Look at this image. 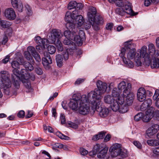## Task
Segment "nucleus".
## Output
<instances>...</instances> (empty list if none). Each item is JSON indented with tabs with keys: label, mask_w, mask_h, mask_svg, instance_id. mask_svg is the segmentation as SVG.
I'll return each instance as SVG.
<instances>
[{
	"label": "nucleus",
	"mask_w": 159,
	"mask_h": 159,
	"mask_svg": "<svg viewBox=\"0 0 159 159\" xmlns=\"http://www.w3.org/2000/svg\"><path fill=\"white\" fill-rule=\"evenodd\" d=\"M96 85L98 89H95L93 91H91L88 94L89 99L92 102H94L95 100H100L102 98L103 94L110 90V86L108 87L106 83L101 80H98L97 81Z\"/></svg>",
	"instance_id": "nucleus-1"
},
{
	"label": "nucleus",
	"mask_w": 159,
	"mask_h": 159,
	"mask_svg": "<svg viewBox=\"0 0 159 159\" xmlns=\"http://www.w3.org/2000/svg\"><path fill=\"white\" fill-rule=\"evenodd\" d=\"M118 90L121 91L124 89L123 92V97L125 98L127 104L130 105L132 103L134 98V94L130 92L131 84L129 83L126 85L125 82L122 81L118 85Z\"/></svg>",
	"instance_id": "nucleus-2"
},
{
	"label": "nucleus",
	"mask_w": 159,
	"mask_h": 159,
	"mask_svg": "<svg viewBox=\"0 0 159 159\" xmlns=\"http://www.w3.org/2000/svg\"><path fill=\"white\" fill-rule=\"evenodd\" d=\"M142 57L144 60L146 65L149 66L150 63L151 57L150 55L147 52V48L146 46H143L140 49L138 50L135 58L136 65L138 66H141L142 63L141 58Z\"/></svg>",
	"instance_id": "nucleus-3"
},
{
	"label": "nucleus",
	"mask_w": 159,
	"mask_h": 159,
	"mask_svg": "<svg viewBox=\"0 0 159 159\" xmlns=\"http://www.w3.org/2000/svg\"><path fill=\"white\" fill-rule=\"evenodd\" d=\"M92 106H93V104L89 99L88 96L87 98L86 95H83L81 97V102L80 103L79 112L80 114L83 115H87L90 112L93 114Z\"/></svg>",
	"instance_id": "nucleus-4"
},
{
	"label": "nucleus",
	"mask_w": 159,
	"mask_h": 159,
	"mask_svg": "<svg viewBox=\"0 0 159 159\" xmlns=\"http://www.w3.org/2000/svg\"><path fill=\"white\" fill-rule=\"evenodd\" d=\"M0 84H2L5 93L9 95L10 93V88L11 86L12 82L10 79V75L7 72L2 71L0 72Z\"/></svg>",
	"instance_id": "nucleus-5"
},
{
	"label": "nucleus",
	"mask_w": 159,
	"mask_h": 159,
	"mask_svg": "<svg viewBox=\"0 0 159 159\" xmlns=\"http://www.w3.org/2000/svg\"><path fill=\"white\" fill-rule=\"evenodd\" d=\"M109 151L112 157H116L120 156L124 158L127 156V150L122 149V145L120 144L116 143L113 144L110 147Z\"/></svg>",
	"instance_id": "nucleus-6"
},
{
	"label": "nucleus",
	"mask_w": 159,
	"mask_h": 159,
	"mask_svg": "<svg viewBox=\"0 0 159 159\" xmlns=\"http://www.w3.org/2000/svg\"><path fill=\"white\" fill-rule=\"evenodd\" d=\"M97 100H95L94 102L90 101L93 104V106L92 107V110H93L92 114H93L95 111L96 110L98 112H99V115L101 117H106L109 113L108 108L101 107L100 103L99 102V100H98V102H96Z\"/></svg>",
	"instance_id": "nucleus-7"
},
{
	"label": "nucleus",
	"mask_w": 159,
	"mask_h": 159,
	"mask_svg": "<svg viewBox=\"0 0 159 159\" xmlns=\"http://www.w3.org/2000/svg\"><path fill=\"white\" fill-rule=\"evenodd\" d=\"M124 9L122 8L117 7L115 10L116 14L121 16H125L126 14L130 15H134V12L132 9V4L129 2H127L125 5Z\"/></svg>",
	"instance_id": "nucleus-8"
},
{
	"label": "nucleus",
	"mask_w": 159,
	"mask_h": 159,
	"mask_svg": "<svg viewBox=\"0 0 159 159\" xmlns=\"http://www.w3.org/2000/svg\"><path fill=\"white\" fill-rule=\"evenodd\" d=\"M126 52V56L127 59L123 56L122 58V60L125 63V66L129 68H132L134 66L133 63L129 59H132L136 57L137 52L136 50H130L125 52Z\"/></svg>",
	"instance_id": "nucleus-9"
},
{
	"label": "nucleus",
	"mask_w": 159,
	"mask_h": 159,
	"mask_svg": "<svg viewBox=\"0 0 159 159\" xmlns=\"http://www.w3.org/2000/svg\"><path fill=\"white\" fill-rule=\"evenodd\" d=\"M19 61L21 64L23 65L25 69H21L20 74L22 75L25 76L26 75L27 71H31L34 70V67L29 62L24 61L22 57H20Z\"/></svg>",
	"instance_id": "nucleus-10"
},
{
	"label": "nucleus",
	"mask_w": 159,
	"mask_h": 159,
	"mask_svg": "<svg viewBox=\"0 0 159 159\" xmlns=\"http://www.w3.org/2000/svg\"><path fill=\"white\" fill-rule=\"evenodd\" d=\"M35 42L38 44L36 46L37 50L40 53H42L45 48V46L47 45V39H42L39 36H37L34 38Z\"/></svg>",
	"instance_id": "nucleus-11"
},
{
	"label": "nucleus",
	"mask_w": 159,
	"mask_h": 159,
	"mask_svg": "<svg viewBox=\"0 0 159 159\" xmlns=\"http://www.w3.org/2000/svg\"><path fill=\"white\" fill-rule=\"evenodd\" d=\"M63 36L62 33L60 30L53 29L51 32V35L49 36L48 39L51 43H54L57 40Z\"/></svg>",
	"instance_id": "nucleus-12"
},
{
	"label": "nucleus",
	"mask_w": 159,
	"mask_h": 159,
	"mask_svg": "<svg viewBox=\"0 0 159 159\" xmlns=\"http://www.w3.org/2000/svg\"><path fill=\"white\" fill-rule=\"evenodd\" d=\"M13 74L11 75L12 81L14 86L18 89L19 87V77L21 75L19 71L17 69H14L12 71Z\"/></svg>",
	"instance_id": "nucleus-13"
},
{
	"label": "nucleus",
	"mask_w": 159,
	"mask_h": 159,
	"mask_svg": "<svg viewBox=\"0 0 159 159\" xmlns=\"http://www.w3.org/2000/svg\"><path fill=\"white\" fill-rule=\"evenodd\" d=\"M104 20L101 16L97 14L95 17L93 18L92 24V27L95 30H98L99 29V25L103 24Z\"/></svg>",
	"instance_id": "nucleus-14"
},
{
	"label": "nucleus",
	"mask_w": 159,
	"mask_h": 159,
	"mask_svg": "<svg viewBox=\"0 0 159 159\" xmlns=\"http://www.w3.org/2000/svg\"><path fill=\"white\" fill-rule=\"evenodd\" d=\"M134 45L131 42V41H129L125 43V47L122 48L121 50V52L119 54L120 57H123L125 55V52L132 50H136L134 48Z\"/></svg>",
	"instance_id": "nucleus-15"
},
{
	"label": "nucleus",
	"mask_w": 159,
	"mask_h": 159,
	"mask_svg": "<svg viewBox=\"0 0 159 159\" xmlns=\"http://www.w3.org/2000/svg\"><path fill=\"white\" fill-rule=\"evenodd\" d=\"M81 97L76 96L72 99H71L69 103V106L72 110L74 111L77 110L78 108V104L81 102Z\"/></svg>",
	"instance_id": "nucleus-16"
},
{
	"label": "nucleus",
	"mask_w": 159,
	"mask_h": 159,
	"mask_svg": "<svg viewBox=\"0 0 159 159\" xmlns=\"http://www.w3.org/2000/svg\"><path fill=\"white\" fill-rule=\"evenodd\" d=\"M125 98L123 97L118 98V102L120 105L119 111L120 113H123L127 112L128 111V106H130L127 104L126 102V104L124 103ZM131 104H132L131 105Z\"/></svg>",
	"instance_id": "nucleus-17"
},
{
	"label": "nucleus",
	"mask_w": 159,
	"mask_h": 159,
	"mask_svg": "<svg viewBox=\"0 0 159 159\" xmlns=\"http://www.w3.org/2000/svg\"><path fill=\"white\" fill-rule=\"evenodd\" d=\"M159 130V125L153 124L146 131V133L149 137H151L156 134Z\"/></svg>",
	"instance_id": "nucleus-18"
},
{
	"label": "nucleus",
	"mask_w": 159,
	"mask_h": 159,
	"mask_svg": "<svg viewBox=\"0 0 159 159\" xmlns=\"http://www.w3.org/2000/svg\"><path fill=\"white\" fill-rule=\"evenodd\" d=\"M75 32V34L74 38V41H75L79 45L82 44L83 39L85 38V34L84 31L82 30H80L79 32V35L77 34V32Z\"/></svg>",
	"instance_id": "nucleus-19"
},
{
	"label": "nucleus",
	"mask_w": 159,
	"mask_h": 159,
	"mask_svg": "<svg viewBox=\"0 0 159 159\" xmlns=\"http://www.w3.org/2000/svg\"><path fill=\"white\" fill-rule=\"evenodd\" d=\"M78 12L77 10H75L71 13L70 12L68 11L66 14L65 17V20L67 23L71 22L72 20H74L76 16L78 14Z\"/></svg>",
	"instance_id": "nucleus-20"
},
{
	"label": "nucleus",
	"mask_w": 159,
	"mask_h": 159,
	"mask_svg": "<svg viewBox=\"0 0 159 159\" xmlns=\"http://www.w3.org/2000/svg\"><path fill=\"white\" fill-rule=\"evenodd\" d=\"M4 15L6 18L10 20L15 19L16 16L14 11L11 8H9L5 10Z\"/></svg>",
	"instance_id": "nucleus-21"
},
{
	"label": "nucleus",
	"mask_w": 159,
	"mask_h": 159,
	"mask_svg": "<svg viewBox=\"0 0 159 159\" xmlns=\"http://www.w3.org/2000/svg\"><path fill=\"white\" fill-rule=\"evenodd\" d=\"M137 98L140 102H143L146 98V92L145 89L143 88H139L137 93Z\"/></svg>",
	"instance_id": "nucleus-22"
},
{
	"label": "nucleus",
	"mask_w": 159,
	"mask_h": 159,
	"mask_svg": "<svg viewBox=\"0 0 159 159\" xmlns=\"http://www.w3.org/2000/svg\"><path fill=\"white\" fill-rule=\"evenodd\" d=\"M108 148L105 147L103 149L99 152L97 154V157L98 158H104V159H109L110 157L108 154H107Z\"/></svg>",
	"instance_id": "nucleus-23"
},
{
	"label": "nucleus",
	"mask_w": 159,
	"mask_h": 159,
	"mask_svg": "<svg viewBox=\"0 0 159 159\" xmlns=\"http://www.w3.org/2000/svg\"><path fill=\"white\" fill-rule=\"evenodd\" d=\"M96 8L93 7H89L88 11L87 13V16L88 20L92 21L93 20V18L95 17L97 14Z\"/></svg>",
	"instance_id": "nucleus-24"
},
{
	"label": "nucleus",
	"mask_w": 159,
	"mask_h": 159,
	"mask_svg": "<svg viewBox=\"0 0 159 159\" xmlns=\"http://www.w3.org/2000/svg\"><path fill=\"white\" fill-rule=\"evenodd\" d=\"M148 51L150 56L152 57H153V56H156L157 55L159 57V51H157L156 52L155 47L153 43H150L148 45Z\"/></svg>",
	"instance_id": "nucleus-25"
},
{
	"label": "nucleus",
	"mask_w": 159,
	"mask_h": 159,
	"mask_svg": "<svg viewBox=\"0 0 159 159\" xmlns=\"http://www.w3.org/2000/svg\"><path fill=\"white\" fill-rule=\"evenodd\" d=\"M11 1L14 8L16 9L19 12L22 11L23 7L21 2H18L17 0H11Z\"/></svg>",
	"instance_id": "nucleus-26"
},
{
	"label": "nucleus",
	"mask_w": 159,
	"mask_h": 159,
	"mask_svg": "<svg viewBox=\"0 0 159 159\" xmlns=\"http://www.w3.org/2000/svg\"><path fill=\"white\" fill-rule=\"evenodd\" d=\"M152 103V101L151 99L148 98L145 100L140 106V110L141 111H145L150 107Z\"/></svg>",
	"instance_id": "nucleus-27"
},
{
	"label": "nucleus",
	"mask_w": 159,
	"mask_h": 159,
	"mask_svg": "<svg viewBox=\"0 0 159 159\" xmlns=\"http://www.w3.org/2000/svg\"><path fill=\"white\" fill-rule=\"evenodd\" d=\"M159 56L157 55L153 56L152 58L153 61H151V66L152 68H159V58L157 57Z\"/></svg>",
	"instance_id": "nucleus-28"
},
{
	"label": "nucleus",
	"mask_w": 159,
	"mask_h": 159,
	"mask_svg": "<svg viewBox=\"0 0 159 159\" xmlns=\"http://www.w3.org/2000/svg\"><path fill=\"white\" fill-rule=\"evenodd\" d=\"M75 34V30H72V32L69 30H66L64 32V36L66 38V39H70L71 40H74V38Z\"/></svg>",
	"instance_id": "nucleus-29"
},
{
	"label": "nucleus",
	"mask_w": 159,
	"mask_h": 159,
	"mask_svg": "<svg viewBox=\"0 0 159 159\" xmlns=\"http://www.w3.org/2000/svg\"><path fill=\"white\" fill-rule=\"evenodd\" d=\"M80 13L77 14V15L76 16V17L75 19V20L76 23L78 25V27L81 26L84 22V19L83 17L81 15H79Z\"/></svg>",
	"instance_id": "nucleus-30"
},
{
	"label": "nucleus",
	"mask_w": 159,
	"mask_h": 159,
	"mask_svg": "<svg viewBox=\"0 0 159 159\" xmlns=\"http://www.w3.org/2000/svg\"><path fill=\"white\" fill-rule=\"evenodd\" d=\"M118 99V98H117ZM111 107L112 110L115 112L119 110L120 107V105L118 102V100L117 101L115 100L111 104Z\"/></svg>",
	"instance_id": "nucleus-31"
},
{
	"label": "nucleus",
	"mask_w": 159,
	"mask_h": 159,
	"mask_svg": "<svg viewBox=\"0 0 159 159\" xmlns=\"http://www.w3.org/2000/svg\"><path fill=\"white\" fill-rule=\"evenodd\" d=\"M104 100L106 103L110 104L112 103L115 100L114 97L110 95H106L104 98Z\"/></svg>",
	"instance_id": "nucleus-32"
},
{
	"label": "nucleus",
	"mask_w": 159,
	"mask_h": 159,
	"mask_svg": "<svg viewBox=\"0 0 159 159\" xmlns=\"http://www.w3.org/2000/svg\"><path fill=\"white\" fill-rule=\"evenodd\" d=\"M148 144L152 146H156L159 145V141L156 139H149L147 142Z\"/></svg>",
	"instance_id": "nucleus-33"
},
{
	"label": "nucleus",
	"mask_w": 159,
	"mask_h": 159,
	"mask_svg": "<svg viewBox=\"0 0 159 159\" xmlns=\"http://www.w3.org/2000/svg\"><path fill=\"white\" fill-rule=\"evenodd\" d=\"M106 132H102L99 133L98 134L94 135L92 138V140L93 141H97L100 139H102L105 135Z\"/></svg>",
	"instance_id": "nucleus-34"
},
{
	"label": "nucleus",
	"mask_w": 159,
	"mask_h": 159,
	"mask_svg": "<svg viewBox=\"0 0 159 159\" xmlns=\"http://www.w3.org/2000/svg\"><path fill=\"white\" fill-rule=\"evenodd\" d=\"M56 57L57 66L59 67H61L63 64V58L62 55L60 54H57L56 56Z\"/></svg>",
	"instance_id": "nucleus-35"
},
{
	"label": "nucleus",
	"mask_w": 159,
	"mask_h": 159,
	"mask_svg": "<svg viewBox=\"0 0 159 159\" xmlns=\"http://www.w3.org/2000/svg\"><path fill=\"white\" fill-rule=\"evenodd\" d=\"M105 147L103 144H96L94 146L93 149L94 150V152L98 153L103 148Z\"/></svg>",
	"instance_id": "nucleus-36"
},
{
	"label": "nucleus",
	"mask_w": 159,
	"mask_h": 159,
	"mask_svg": "<svg viewBox=\"0 0 159 159\" xmlns=\"http://www.w3.org/2000/svg\"><path fill=\"white\" fill-rule=\"evenodd\" d=\"M11 25V22L6 20H0V26L3 28H7Z\"/></svg>",
	"instance_id": "nucleus-37"
},
{
	"label": "nucleus",
	"mask_w": 159,
	"mask_h": 159,
	"mask_svg": "<svg viewBox=\"0 0 159 159\" xmlns=\"http://www.w3.org/2000/svg\"><path fill=\"white\" fill-rule=\"evenodd\" d=\"M153 116L151 114H149L146 112V114L143 115V117H142V120L144 122H148L149 121Z\"/></svg>",
	"instance_id": "nucleus-38"
},
{
	"label": "nucleus",
	"mask_w": 159,
	"mask_h": 159,
	"mask_svg": "<svg viewBox=\"0 0 159 159\" xmlns=\"http://www.w3.org/2000/svg\"><path fill=\"white\" fill-rule=\"evenodd\" d=\"M66 26L68 29H69V30L71 32H72V30H75V32L78 31L77 29L75 28V24L71 22L67 23Z\"/></svg>",
	"instance_id": "nucleus-39"
},
{
	"label": "nucleus",
	"mask_w": 159,
	"mask_h": 159,
	"mask_svg": "<svg viewBox=\"0 0 159 159\" xmlns=\"http://www.w3.org/2000/svg\"><path fill=\"white\" fill-rule=\"evenodd\" d=\"M55 42V45L58 51L60 52L62 51L63 50V47L61 42L59 39H58L57 41Z\"/></svg>",
	"instance_id": "nucleus-40"
},
{
	"label": "nucleus",
	"mask_w": 159,
	"mask_h": 159,
	"mask_svg": "<svg viewBox=\"0 0 159 159\" xmlns=\"http://www.w3.org/2000/svg\"><path fill=\"white\" fill-rule=\"evenodd\" d=\"M22 76L23 78L25 80H27L30 79L31 80L34 81L35 80V75L33 74H30V73H27V74L25 75V76Z\"/></svg>",
	"instance_id": "nucleus-41"
},
{
	"label": "nucleus",
	"mask_w": 159,
	"mask_h": 159,
	"mask_svg": "<svg viewBox=\"0 0 159 159\" xmlns=\"http://www.w3.org/2000/svg\"><path fill=\"white\" fill-rule=\"evenodd\" d=\"M64 43L65 45H69L70 47L74 46L73 48H75V44L70 39H65L64 41Z\"/></svg>",
	"instance_id": "nucleus-42"
},
{
	"label": "nucleus",
	"mask_w": 159,
	"mask_h": 159,
	"mask_svg": "<svg viewBox=\"0 0 159 159\" xmlns=\"http://www.w3.org/2000/svg\"><path fill=\"white\" fill-rule=\"evenodd\" d=\"M42 62L45 69L48 70L50 68V66L49 64H51L48 63V62L47 61L46 59L43 58L42 59Z\"/></svg>",
	"instance_id": "nucleus-43"
},
{
	"label": "nucleus",
	"mask_w": 159,
	"mask_h": 159,
	"mask_svg": "<svg viewBox=\"0 0 159 159\" xmlns=\"http://www.w3.org/2000/svg\"><path fill=\"white\" fill-rule=\"evenodd\" d=\"M116 88H114L112 91V95L113 97H118L120 98V97H118L119 96L120 93L121 92L119 90L118 91Z\"/></svg>",
	"instance_id": "nucleus-44"
},
{
	"label": "nucleus",
	"mask_w": 159,
	"mask_h": 159,
	"mask_svg": "<svg viewBox=\"0 0 159 159\" xmlns=\"http://www.w3.org/2000/svg\"><path fill=\"white\" fill-rule=\"evenodd\" d=\"M47 49L48 52L50 54H53L56 52L55 47L52 45H49Z\"/></svg>",
	"instance_id": "nucleus-45"
},
{
	"label": "nucleus",
	"mask_w": 159,
	"mask_h": 159,
	"mask_svg": "<svg viewBox=\"0 0 159 159\" xmlns=\"http://www.w3.org/2000/svg\"><path fill=\"white\" fill-rule=\"evenodd\" d=\"M93 20L91 21L88 20L87 22L84 23V27L86 30L89 29L91 27V25L92 26L93 23H92V22H93Z\"/></svg>",
	"instance_id": "nucleus-46"
},
{
	"label": "nucleus",
	"mask_w": 159,
	"mask_h": 159,
	"mask_svg": "<svg viewBox=\"0 0 159 159\" xmlns=\"http://www.w3.org/2000/svg\"><path fill=\"white\" fill-rule=\"evenodd\" d=\"M127 2L124 3L122 0H116V1L115 2V3L117 7H124L125 5L126 4V3Z\"/></svg>",
	"instance_id": "nucleus-47"
},
{
	"label": "nucleus",
	"mask_w": 159,
	"mask_h": 159,
	"mask_svg": "<svg viewBox=\"0 0 159 159\" xmlns=\"http://www.w3.org/2000/svg\"><path fill=\"white\" fill-rule=\"evenodd\" d=\"M159 0H145L144 4L145 6L148 7L152 2H158Z\"/></svg>",
	"instance_id": "nucleus-48"
},
{
	"label": "nucleus",
	"mask_w": 159,
	"mask_h": 159,
	"mask_svg": "<svg viewBox=\"0 0 159 159\" xmlns=\"http://www.w3.org/2000/svg\"><path fill=\"white\" fill-rule=\"evenodd\" d=\"M143 117V113L140 112L137 114L134 117V120L137 121L140 120Z\"/></svg>",
	"instance_id": "nucleus-49"
},
{
	"label": "nucleus",
	"mask_w": 159,
	"mask_h": 159,
	"mask_svg": "<svg viewBox=\"0 0 159 159\" xmlns=\"http://www.w3.org/2000/svg\"><path fill=\"white\" fill-rule=\"evenodd\" d=\"M76 5V2L74 1L70 2L68 4V8L69 10L75 8V5Z\"/></svg>",
	"instance_id": "nucleus-50"
},
{
	"label": "nucleus",
	"mask_w": 159,
	"mask_h": 159,
	"mask_svg": "<svg viewBox=\"0 0 159 159\" xmlns=\"http://www.w3.org/2000/svg\"><path fill=\"white\" fill-rule=\"evenodd\" d=\"M76 45L75 44V48H74V46H72L70 47V48H67L66 51V52L70 55H72L74 52V51L75 49L76 48Z\"/></svg>",
	"instance_id": "nucleus-51"
},
{
	"label": "nucleus",
	"mask_w": 159,
	"mask_h": 159,
	"mask_svg": "<svg viewBox=\"0 0 159 159\" xmlns=\"http://www.w3.org/2000/svg\"><path fill=\"white\" fill-rule=\"evenodd\" d=\"M56 135L59 137L60 138L64 139L65 140H68L69 138L64 135L62 133H60L59 132H57L56 133Z\"/></svg>",
	"instance_id": "nucleus-52"
},
{
	"label": "nucleus",
	"mask_w": 159,
	"mask_h": 159,
	"mask_svg": "<svg viewBox=\"0 0 159 159\" xmlns=\"http://www.w3.org/2000/svg\"><path fill=\"white\" fill-rule=\"evenodd\" d=\"M27 49L28 52L30 54H31L32 56L37 52L35 48L32 46H29L28 47Z\"/></svg>",
	"instance_id": "nucleus-53"
},
{
	"label": "nucleus",
	"mask_w": 159,
	"mask_h": 159,
	"mask_svg": "<svg viewBox=\"0 0 159 159\" xmlns=\"http://www.w3.org/2000/svg\"><path fill=\"white\" fill-rule=\"evenodd\" d=\"M34 71L38 75H42L43 73L42 69L39 67L37 66L34 68Z\"/></svg>",
	"instance_id": "nucleus-54"
},
{
	"label": "nucleus",
	"mask_w": 159,
	"mask_h": 159,
	"mask_svg": "<svg viewBox=\"0 0 159 159\" xmlns=\"http://www.w3.org/2000/svg\"><path fill=\"white\" fill-rule=\"evenodd\" d=\"M28 51H25L24 53V56L26 59L28 61H30L32 60V57Z\"/></svg>",
	"instance_id": "nucleus-55"
},
{
	"label": "nucleus",
	"mask_w": 159,
	"mask_h": 159,
	"mask_svg": "<svg viewBox=\"0 0 159 159\" xmlns=\"http://www.w3.org/2000/svg\"><path fill=\"white\" fill-rule=\"evenodd\" d=\"M11 66L14 69L19 68V63L17 61H13L11 63Z\"/></svg>",
	"instance_id": "nucleus-56"
},
{
	"label": "nucleus",
	"mask_w": 159,
	"mask_h": 159,
	"mask_svg": "<svg viewBox=\"0 0 159 159\" xmlns=\"http://www.w3.org/2000/svg\"><path fill=\"white\" fill-rule=\"evenodd\" d=\"M79 151L80 154L83 156L86 155L88 153V151L83 148H80Z\"/></svg>",
	"instance_id": "nucleus-57"
},
{
	"label": "nucleus",
	"mask_w": 159,
	"mask_h": 159,
	"mask_svg": "<svg viewBox=\"0 0 159 159\" xmlns=\"http://www.w3.org/2000/svg\"><path fill=\"white\" fill-rule=\"evenodd\" d=\"M69 126L73 128L76 129L78 127V124L77 123L69 122L68 123Z\"/></svg>",
	"instance_id": "nucleus-58"
},
{
	"label": "nucleus",
	"mask_w": 159,
	"mask_h": 159,
	"mask_svg": "<svg viewBox=\"0 0 159 159\" xmlns=\"http://www.w3.org/2000/svg\"><path fill=\"white\" fill-rule=\"evenodd\" d=\"M133 143L135 146L139 149H141L142 147V145L139 141H134L133 142Z\"/></svg>",
	"instance_id": "nucleus-59"
},
{
	"label": "nucleus",
	"mask_w": 159,
	"mask_h": 159,
	"mask_svg": "<svg viewBox=\"0 0 159 159\" xmlns=\"http://www.w3.org/2000/svg\"><path fill=\"white\" fill-rule=\"evenodd\" d=\"M33 56L36 61L38 62H40L41 61V59L40 56L38 53L36 52Z\"/></svg>",
	"instance_id": "nucleus-60"
},
{
	"label": "nucleus",
	"mask_w": 159,
	"mask_h": 159,
	"mask_svg": "<svg viewBox=\"0 0 159 159\" xmlns=\"http://www.w3.org/2000/svg\"><path fill=\"white\" fill-rule=\"evenodd\" d=\"M155 111V108L152 107H151L147 110L146 112L152 115Z\"/></svg>",
	"instance_id": "nucleus-61"
},
{
	"label": "nucleus",
	"mask_w": 159,
	"mask_h": 159,
	"mask_svg": "<svg viewBox=\"0 0 159 159\" xmlns=\"http://www.w3.org/2000/svg\"><path fill=\"white\" fill-rule=\"evenodd\" d=\"M60 119L61 120V123L62 124H64L66 123V118L65 116L61 114L60 115Z\"/></svg>",
	"instance_id": "nucleus-62"
},
{
	"label": "nucleus",
	"mask_w": 159,
	"mask_h": 159,
	"mask_svg": "<svg viewBox=\"0 0 159 159\" xmlns=\"http://www.w3.org/2000/svg\"><path fill=\"white\" fill-rule=\"evenodd\" d=\"M83 7V5L81 3H77L76 2V5H75V8L76 10H77L78 11V13H79V11H78V10H79L80 9H82Z\"/></svg>",
	"instance_id": "nucleus-63"
},
{
	"label": "nucleus",
	"mask_w": 159,
	"mask_h": 159,
	"mask_svg": "<svg viewBox=\"0 0 159 159\" xmlns=\"http://www.w3.org/2000/svg\"><path fill=\"white\" fill-rule=\"evenodd\" d=\"M17 115L19 118H23L25 115V112L24 111L21 110L17 113Z\"/></svg>",
	"instance_id": "nucleus-64"
}]
</instances>
